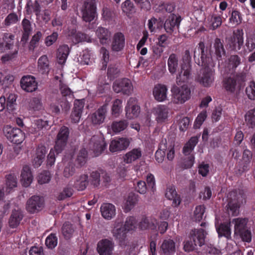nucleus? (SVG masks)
<instances>
[{"instance_id":"bf43d9fd","label":"nucleus","mask_w":255,"mask_h":255,"mask_svg":"<svg viewBox=\"0 0 255 255\" xmlns=\"http://www.w3.org/2000/svg\"><path fill=\"white\" fill-rule=\"evenodd\" d=\"M14 80V77L5 72H0V85H7Z\"/></svg>"},{"instance_id":"37998d69","label":"nucleus","mask_w":255,"mask_h":255,"mask_svg":"<svg viewBox=\"0 0 255 255\" xmlns=\"http://www.w3.org/2000/svg\"><path fill=\"white\" fill-rule=\"evenodd\" d=\"M219 237H225L227 239L231 237L230 223L222 224L219 227L216 228Z\"/></svg>"},{"instance_id":"3c124183","label":"nucleus","mask_w":255,"mask_h":255,"mask_svg":"<svg viewBox=\"0 0 255 255\" xmlns=\"http://www.w3.org/2000/svg\"><path fill=\"white\" fill-rule=\"evenodd\" d=\"M26 11L28 14L31 13L32 11L34 12L37 19H40L41 15H42V14H41L40 6L37 1L31 5L28 4Z\"/></svg>"},{"instance_id":"f03ea898","label":"nucleus","mask_w":255,"mask_h":255,"mask_svg":"<svg viewBox=\"0 0 255 255\" xmlns=\"http://www.w3.org/2000/svg\"><path fill=\"white\" fill-rule=\"evenodd\" d=\"M206 235L205 231L202 229L191 230L188 238L183 243L184 250L190 252L194 250L197 246L201 247L203 245Z\"/></svg>"},{"instance_id":"e433bc0d","label":"nucleus","mask_w":255,"mask_h":255,"mask_svg":"<svg viewBox=\"0 0 255 255\" xmlns=\"http://www.w3.org/2000/svg\"><path fill=\"white\" fill-rule=\"evenodd\" d=\"M167 66L169 72L172 75L176 72L178 66V57L175 54L172 53L169 55L167 61Z\"/></svg>"},{"instance_id":"79ce46f5","label":"nucleus","mask_w":255,"mask_h":255,"mask_svg":"<svg viewBox=\"0 0 255 255\" xmlns=\"http://www.w3.org/2000/svg\"><path fill=\"white\" fill-rule=\"evenodd\" d=\"M198 137L197 136L192 137L184 146L183 153L185 155H190L198 143Z\"/></svg>"},{"instance_id":"ddd939ff","label":"nucleus","mask_w":255,"mask_h":255,"mask_svg":"<svg viewBox=\"0 0 255 255\" xmlns=\"http://www.w3.org/2000/svg\"><path fill=\"white\" fill-rule=\"evenodd\" d=\"M68 136V128L65 126L62 127L57 134L55 145V149L57 153H60L63 150L66 144Z\"/></svg>"},{"instance_id":"680f3d73","label":"nucleus","mask_w":255,"mask_h":255,"mask_svg":"<svg viewBox=\"0 0 255 255\" xmlns=\"http://www.w3.org/2000/svg\"><path fill=\"white\" fill-rule=\"evenodd\" d=\"M246 93L248 97L252 100H255V82L249 83L246 89Z\"/></svg>"},{"instance_id":"423d86ee","label":"nucleus","mask_w":255,"mask_h":255,"mask_svg":"<svg viewBox=\"0 0 255 255\" xmlns=\"http://www.w3.org/2000/svg\"><path fill=\"white\" fill-rule=\"evenodd\" d=\"M185 56L186 57V60L185 61H183L181 65L180 70L176 77V82L178 85L187 81L191 76V64L190 62L191 57L189 50L185 51Z\"/></svg>"},{"instance_id":"4468645a","label":"nucleus","mask_w":255,"mask_h":255,"mask_svg":"<svg viewBox=\"0 0 255 255\" xmlns=\"http://www.w3.org/2000/svg\"><path fill=\"white\" fill-rule=\"evenodd\" d=\"M130 141L127 138H116L111 141L109 149L112 152L121 151L126 149Z\"/></svg>"},{"instance_id":"2f4dec72","label":"nucleus","mask_w":255,"mask_h":255,"mask_svg":"<svg viewBox=\"0 0 255 255\" xmlns=\"http://www.w3.org/2000/svg\"><path fill=\"white\" fill-rule=\"evenodd\" d=\"M165 195L168 199L173 200L172 204L173 206L176 207L180 204V198L177 195L174 187L169 186L167 187Z\"/></svg>"},{"instance_id":"4c0bfd02","label":"nucleus","mask_w":255,"mask_h":255,"mask_svg":"<svg viewBox=\"0 0 255 255\" xmlns=\"http://www.w3.org/2000/svg\"><path fill=\"white\" fill-rule=\"evenodd\" d=\"M6 192L9 193L17 185V176L14 174H9L6 176Z\"/></svg>"},{"instance_id":"0e129e2a","label":"nucleus","mask_w":255,"mask_h":255,"mask_svg":"<svg viewBox=\"0 0 255 255\" xmlns=\"http://www.w3.org/2000/svg\"><path fill=\"white\" fill-rule=\"evenodd\" d=\"M120 72L119 66L117 65H110L108 69L107 75L111 79L115 78Z\"/></svg>"},{"instance_id":"c756f323","label":"nucleus","mask_w":255,"mask_h":255,"mask_svg":"<svg viewBox=\"0 0 255 255\" xmlns=\"http://www.w3.org/2000/svg\"><path fill=\"white\" fill-rule=\"evenodd\" d=\"M22 218L23 214L21 210L14 209L12 211L9 220V226L12 228L17 227L19 225Z\"/></svg>"},{"instance_id":"72a5a7b5","label":"nucleus","mask_w":255,"mask_h":255,"mask_svg":"<svg viewBox=\"0 0 255 255\" xmlns=\"http://www.w3.org/2000/svg\"><path fill=\"white\" fill-rule=\"evenodd\" d=\"M70 52V48L67 45L63 44L59 46L57 53L58 62L60 64H64Z\"/></svg>"},{"instance_id":"bb28decb","label":"nucleus","mask_w":255,"mask_h":255,"mask_svg":"<svg viewBox=\"0 0 255 255\" xmlns=\"http://www.w3.org/2000/svg\"><path fill=\"white\" fill-rule=\"evenodd\" d=\"M160 250L165 255H173L176 251L175 243L171 239L164 240L160 246Z\"/></svg>"},{"instance_id":"9b49d317","label":"nucleus","mask_w":255,"mask_h":255,"mask_svg":"<svg viewBox=\"0 0 255 255\" xmlns=\"http://www.w3.org/2000/svg\"><path fill=\"white\" fill-rule=\"evenodd\" d=\"M127 231L123 225V219L118 218L113 225L112 233L113 236L119 242L123 241L127 237Z\"/></svg>"},{"instance_id":"ea45409f","label":"nucleus","mask_w":255,"mask_h":255,"mask_svg":"<svg viewBox=\"0 0 255 255\" xmlns=\"http://www.w3.org/2000/svg\"><path fill=\"white\" fill-rule=\"evenodd\" d=\"M48 126V123L47 121H43L41 119H37L34 120L31 128H29V131L32 133H36L42 129L46 128Z\"/></svg>"},{"instance_id":"412c9836","label":"nucleus","mask_w":255,"mask_h":255,"mask_svg":"<svg viewBox=\"0 0 255 255\" xmlns=\"http://www.w3.org/2000/svg\"><path fill=\"white\" fill-rule=\"evenodd\" d=\"M113 249L112 242L107 239L101 240L97 245V251L100 255H111Z\"/></svg>"},{"instance_id":"a18cd8bd","label":"nucleus","mask_w":255,"mask_h":255,"mask_svg":"<svg viewBox=\"0 0 255 255\" xmlns=\"http://www.w3.org/2000/svg\"><path fill=\"white\" fill-rule=\"evenodd\" d=\"M71 35L75 38V42L76 43L82 41L92 42V39L89 36L81 32L76 33L75 29L72 30L71 32Z\"/></svg>"},{"instance_id":"0eeeda50","label":"nucleus","mask_w":255,"mask_h":255,"mask_svg":"<svg viewBox=\"0 0 255 255\" xmlns=\"http://www.w3.org/2000/svg\"><path fill=\"white\" fill-rule=\"evenodd\" d=\"M95 2L92 0L84 2L82 8V18L86 22H91L96 16Z\"/></svg>"},{"instance_id":"09e8293b","label":"nucleus","mask_w":255,"mask_h":255,"mask_svg":"<svg viewBox=\"0 0 255 255\" xmlns=\"http://www.w3.org/2000/svg\"><path fill=\"white\" fill-rule=\"evenodd\" d=\"M214 47L215 48V53L218 57H222V56L225 55V50L220 38H216L215 39Z\"/></svg>"},{"instance_id":"a878e982","label":"nucleus","mask_w":255,"mask_h":255,"mask_svg":"<svg viewBox=\"0 0 255 255\" xmlns=\"http://www.w3.org/2000/svg\"><path fill=\"white\" fill-rule=\"evenodd\" d=\"M84 108V103L80 100H76L74 102V107L71 115V119L72 122L77 123L80 121L82 111Z\"/></svg>"},{"instance_id":"6e6d98bb","label":"nucleus","mask_w":255,"mask_h":255,"mask_svg":"<svg viewBox=\"0 0 255 255\" xmlns=\"http://www.w3.org/2000/svg\"><path fill=\"white\" fill-rule=\"evenodd\" d=\"M58 243V239L55 234H50L46 239L45 245L47 247L50 249H54Z\"/></svg>"},{"instance_id":"39448f33","label":"nucleus","mask_w":255,"mask_h":255,"mask_svg":"<svg viewBox=\"0 0 255 255\" xmlns=\"http://www.w3.org/2000/svg\"><path fill=\"white\" fill-rule=\"evenodd\" d=\"M3 131L6 138L13 143L20 144L25 138L24 132L19 128L7 125L4 127Z\"/></svg>"},{"instance_id":"393cba45","label":"nucleus","mask_w":255,"mask_h":255,"mask_svg":"<svg viewBox=\"0 0 255 255\" xmlns=\"http://www.w3.org/2000/svg\"><path fill=\"white\" fill-rule=\"evenodd\" d=\"M128 125V122L125 120L115 121L112 123L110 126H108V132L110 133H112V132L120 133L126 129Z\"/></svg>"},{"instance_id":"13d9d810","label":"nucleus","mask_w":255,"mask_h":255,"mask_svg":"<svg viewBox=\"0 0 255 255\" xmlns=\"http://www.w3.org/2000/svg\"><path fill=\"white\" fill-rule=\"evenodd\" d=\"M222 23V18L220 16L213 15L210 21L209 29L215 30L221 25Z\"/></svg>"},{"instance_id":"603ef678","label":"nucleus","mask_w":255,"mask_h":255,"mask_svg":"<svg viewBox=\"0 0 255 255\" xmlns=\"http://www.w3.org/2000/svg\"><path fill=\"white\" fill-rule=\"evenodd\" d=\"M224 87L227 91L234 93L237 89V81L234 78H229L224 81Z\"/></svg>"},{"instance_id":"4d7b16f0","label":"nucleus","mask_w":255,"mask_h":255,"mask_svg":"<svg viewBox=\"0 0 255 255\" xmlns=\"http://www.w3.org/2000/svg\"><path fill=\"white\" fill-rule=\"evenodd\" d=\"M127 232L134 231L136 227V220L133 217H128L126 219L124 225Z\"/></svg>"},{"instance_id":"a211bd4d","label":"nucleus","mask_w":255,"mask_h":255,"mask_svg":"<svg viewBox=\"0 0 255 255\" xmlns=\"http://www.w3.org/2000/svg\"><path fill=\"white\" fill-rule=\"evenodd\" d=\"M142 152L140 148H135L127 152L123 156L124 162L130 164L139 160L142 156Z\"/></svg>"},{"instance_id":"a19ab883","label":"nucleus","mask_w":255,"mask_h":255,"mask_svg":"<svg viewBox=\"0 0 255 255\" xmlns=\"http://www.w3.org/2000/svg\"><path fill=\"white\" fill-rule=\"evenodd\" d=\"M123 101L121 99H117L112 102L111 108V114L115 118H118L123 111Z\"/></svg>"},{"instance_id":"f3484780","label":"nucleus","mask_w":255,"mask_h":255,"mask_svg":"<svg viewBox=\"0 0 255 255\" xmlns=\"http://www.w3.org/2000/svg\"><path fill=\"white\" fill-rule=\"evenodd\" d=\"M107 112V106L104 105L90 116V119L94 125H100L103 123Z\"/></svg>"},{"instance_id":"338daca9","label":"nucleus","mask_w":255,"mask_h":255,"mask_svg":"<svg viewBox=\"0 0 255 255\" xmlns=\"http://www.w3.org/2000/svg\"><path fill=\"white\" fill-rule=\"evenodd\" d=\"M207 117V112L205 111H203L201 112L197 116L194 123L195 128H198L200 127L204 121L205 120Z\"/></svg>"},{"instance_id":"c9c22d12","label":"nucleus","mask_w":255,"mask_h":255,"mask_svg":"<svg viewBox=\"0 0 255 255\" xmlns=\"http://www.w3.org/2000/svg\"><path fill=\"white\" fill-rule=\"evenodd\" d=\"M167 148V142L166 140L162 139L159 144L158 149L155 154V159L158 162H162L163 161Z\"/></svg>"},{"instance_id":"f257e3e1","label":"nucleus","mask_w":255,"mask_h":255,"mask_svg":"<svg viewBox=\"0 0 255 255\" xmlns=\"http://www.w3.org/2000/svg\"><path fill=\"white\" fill-rule=\"evenodd\" d=\"M199 48L201 52V65L203 67L198 72L195 81L205 87H209L212 85L215 80V70L213 67L215 63L210 55L204 54V44L203 42L199 43Z\"/></svg>"},{"instance_id":"dca6fc26","label":"nucleus","mask_w":255,"mask_h":255,"mask_svg":"<svg viewBox=\"0 0 255 255\" xmlns=\"http://www.w3.org/2000/svg\"><path fill=\"white\" fill-rule=\"evenodd\" d=\"M152 113L158 123L165 122L169 114V109L165 105H158L152 110Z\"/></svg>"},{"instance_id":"2eb2a0df","label":"nucleus","mask_w":255,"mask_h":255,"mask_svg":"<svg viewBox=\"0 0 255 255\" xmlns=\"http://www.w3.org/2000/svg\"><path fill=\"white\" fill-rule=\"evenodd\" d=\"M20 85L21 88L27 92L34 91L37 88L35 78L31 75L23 76L20 80Z\"/></svg>"},{"instance_id":"f704fd0d","label":"nucleus","mask_w":255,"mask_h":255,"mask_svg":"<svg viewBox=\"0 0 255 255\" xmlns=\"http://www.w3.org/2000/svg\"><path fill=\"white\" fill-rule=\"evenodd\" d=\"M96 34L101 44H106L108 43L111 33L107 29L103 27H99L96 31Z\"/></svg>"},{"instance_id":"5fc2aeb1","label":"nucleus","mask_w":255,"mask_h":255,"mask_svg":"<svg viewBox=\"0 0 255 255\" xmlns=\"http://www.w3.org/2000/svg\"><path fill=\"white\" fill-rule=\"evenodd\" d=\"M205 208L204 205L197 206L194 212L193 220L196 222L200 221L204 217Z\"/></svg>"},{"instance_id":"c03bdc74","label":"nucleus","mask_w":255,"mask_h":255,"mask_svg":"<svg viewBox=\"0 0 255 255\" xmlns=\"http://www.w3.org/2000/svg\"><path fill=\"white\" fill-rule=\"evenodd\" d=\"M232 222L235 224V234H237L245 230L248 221L246 219L236 218Z\"/></svg>"},{"instance_id":"6ab92c4d","label":"nucleus","mask_w":255,"mask_h":255,"mask_svg":"<svg viewBox=\"0 0 255 255\" xmlns=\"http://www.w3.org/2000/svg\"><path fill=\"white\" fill-rule=\"evenodd\" d=\"M167 91L168 89L165 85L157 84L153 89V95L157 101L162 102L167 99Z\"/></svg>"},{"instance_id":"9d476101","label":"nucleus","mask_w":255,"mask_h":255,"mask_svg":"<svg viewBox=\"0 0 255 255\" xmlns=\"http://www.w3.org/2000/svg\"><path fill=\"white\" fill-rule=\"evenodd\" d=\"M44 202L42 197L34 195L26 202V209L30 213H35L41 211L44 207Z\"/></svg>"},{"instance_id":"58836bf2","label":"nucleus","mask_w":255,"mask_h":255,"mask_svg":"<svg viewBox=\"0 0 255 255\" xmlns=\"http://www.w3.org/2000/svg\"><path fill=\"white\" fill-rule=\"evenodd\" d=\"M138 201V196L130 193L125 200L124 208L126 212L130 211L137 203Z\"/></svg>"},{"instance_id":"49530a36","label":"nucleus","mask_w":255,"mask_h":255,"mask_svg":"<svg viewBox=\"0 0 255 255\" xmlns=\"http://www.w3.org/2000/svg\"><path fill=\"white\" fill-rule=\"evenodd\" d=\"M88 183V176L84 174L81 175L79 178L76 180L74 186L78 190L82 191L86 188Z\"/></svg>"},{"instance_id":"cd10ccee","label":"nucleus","mask_w":255,"mask_h":255,"mask_svg":"<svg viewBox=\"0 0 255 255\" xmlns=\"http://www.w3.org/2000/svg\"><path fill=\"white\" fill-rule=\"evenodd\" d=\"M33 176L29 167L27 165L24 166L20 175V181L22 185L24 187H28L31 184Z\"/></svg>"},{"instance_id":"69168bd1","label":"nucleus","mask_w":255,"mask_h":255,"mask_svg":"<svg viewBox=\"0 0 255 255\" xmlns=\"http://www.w3.org/2000/svg\"><path fill=\"white\" fill-rule=\"evenodd\" d=\"M243 44V38L241 35H236L233 37V45L231 48L233 50H240Z\"/></svg>"},{"instance_id":"b1692460","label":"nucleus","mask_w":255,"mask_h":255,"mask_svg":"<svg viewBox=\"0 0 255 255\" xmlns=\"http://www.w3.org/2000/svg\"><path fill=\"white\" fill-rule=\"evenodd\" d=\"M50 62L48 57L45 55L40 56L37 61V70L39 73L47 75L50 70Z\"/></svg>"},{"instance_id":"4be33fe9","label":"nucleus","mask_w":255,"mask_h":255,"mask_svg":"<svg viewBox=\"0 0 255 255\" xmlns=\"http://www.w3.org/2000/svg\"><path fill=\"white\" fill-rule=\"evenodd\" d=\"M125 45L124 35L121 32H117L114 35L112 43V49L113 51L119 52L122 51Z\"/></svg>"},{"instance_id":"864d4df0","label":"nucleus","mask_w":255,"mask_h":255,"mask_svg":"<svg viewBox=\"0 0 255 255\" xmlns=\"http://www.w3.org/2000/svg\"><path fill=\"white\" fill-rule=\"evenodd\" d=\"M245 121L248 125L255 127V108L249 110L245 115Z\"/></svg>"},{"instance_id":"7ed1b4c3","label":"nucleus","mask_w":255,"mask_h":255,"mask_svg":"<svg viewBox=\"0 0 255 255\" xmlns=\"http://www.w3.org/2000/svg\"><path fill=\"white\" fill-rule=\"evenodd\" d=\"M228 198L229 214H231L233 216H237L239 213L240 205L245 202V196L244 193L241 190L231 191L229 193Z\"/></svg>"},{"instance_id":"aec40b11","label":"nucleus","mask_w":255,"mask_h":255,"mask_svg":"<svg viewBox=\"0 0 255 255\" xmlns=\"http://www.w3.org/2000/svg\"><path fill=\"white\" fill-rule=\"evenodd\" d=\"M181 21L180 17L174 14L170 15L165 21L164 27L166 32L171 33L176 27H178Z\"/></svg>"},{"instance_id":"6e6552de","label":"nucleus","mask_w":255,"mask_h":255,"mask_svg":"<svg viewBox=\"0 0 255 255\" xmlns=\"http://www.w3.org/2000/svg\"><path fill=\"white\" fill-rule=\"evenodd\" d=\"M114 91L117 93L129 95L133 91V86L130 80L124 78L114 82L113 86Z\"/></svg>"},{"instance_id":"e2e57ef3","label":"nucleus","mask_w":255,"mask_h":255,"mask_svg":"<svg viewBox=\"0 0 255 255\" xmlns=\"http://www.w3.org/2000/svg\"><path fill=\"white\" fill-rule=\"evenodd\" d=\"M240 63V58L237 55H232L229 59L228 67L230 70L234 69Z\"/></svg>"},{"instance_id":"7c9ffc66","label":"nucleus","mask_w":255,"mask_h":255,"mask_svg":"<svg viewBox=\"0 0 255 255\" xmlns=\"http://www.w3.org/2000/svg\"><path fill=\"white\" fill-rule=\"evenodd\" d=\"M157 221L154 218H145L141 220L139 224V228L142 230L150 229L154 230L156 228Z\"/></svg>"},{"instance_id":"c85d7f7f","label":"nucleus","mask_w":255,"mask_h":255,"mask_svg":"<svg viewBox=\"0 0 255 255\" xmlns=\"http://www.w3.org/2000/svg\"><path fill=\"white\" fill-rule=\"evenodd\" d=\"M14 36L10 34L5 33L3 35L2 41H0V50L1 52L13 49V40Z\"/></svg>"},{"instance_id":"052dcab7","label":"nucleus","mask_w":255,"mask_h":255,"mask_svg":"<svg viewBox=\"0 0 255 255\" xmlns=\"http://www.w3.org/2000/svg\"><path fill=\"white\" fill-rule=\"evenodd\" d=\"M242 20L241 13L238 10H233L229 19L230 22L235 25H238L242 22Z\"/></svg>"},{"instance_id":"20e7f679","label":"nucleus","mask_w":255,"mask_h":255,"mask_svg":"<svg viewBox=\"0 0 255 255\" xmlns=\"http://www.w3.org/2000/svg\"><path fill=\"white\" fill-rule=\"evenodd\" d=\"M171 103L175 104H183L190 98L191 91L188 85L174 86L171 89Z\"/></svg>"},{"instance_id":"de8ad7c7","label":"nucleus","mask_w":255,"mask_h":255,"mask_svg":"<svg viewBox=\"0 0 255 255\" xmlns=\"http://www.w3.org/2000/svg\"><path fill=\"white\" fill-rule=\"evenodd\" d=\"M75 229L72 225L69 223L64 224L62 228V233L66 239H70L73 235Z\"/></svg>"},{"instance_id":"1a4fd4ad","label":"nucleus","mask_w":255,"mask_h":255,"mask_svg":"<svg viewBox=\"0 0 255 255\" xmlns=\"http://www.w3.org/2000/svg\"><path fill=\"white\" fill-rule=\"evenodd\" d=\"M89 146L95 153V155L98 156L105 150L107 144L102 135H94L90 140Z\"/></svg>"},{"instance_id":"8fccbe9b","label":"nucleus","mask_w":255,"mask_h":255,"mask_svg":"<svg viewBox=\"0 0 255 255\" xmlns=\"http://www.w3.org/2000/svg\"><path fill=\"white\" fill-rule=\"evenodd\" d=\"M22 25L23 31L22 40H26L31 32V24L28 19L24 18L22 21Z\"/></svg>"},{"instance_id":"774afa93","label":"nucleus","mask_w":255,"mask_h":255,"mask_svg":"<svg viewBox=\"0 0 255 255\" xmlns=\"http://www.w3.org/2000/svg\"><path fill=\"white\" fill-rule=\"evenodd\" d=\"M18 21L17 15L14 13L9 14L4 20V24L9 26L11 24L16 23Z\"/></svg>"},{"instance_id":"473e14b6","label":"nucleus","mask_w":255,"mask_h":255,"mask_svg":"<svg viewBox=\"0 0 255 255\" xmlns=\"http://www.w3.org/2000/svg\"><path fill=\"white\" fill-rule=\"evenodd\" d=\"M93 57V52L90 50L85 49L80 54L78 58V61L82 65H91L94 61Z\"/></svg>"},{"instance_id":"f8f14e48","label":"nucleus","mask_w":255,"mask_h":255,"mask_svg":"<svg viewBox=\"0 0 255 255\" xmlns=\"http://www.w3.org/2000/svg\"><path fill=\"white\" fill-rule=\"evenodd\" d=\"M125 111L126 116L128 119H133L138 116L140 107L135 98L131 97L128 99L125 107Z\"/></svg>"},{"instance_id":"5701e85b","label":"nucleus","mask_w":255,"mask_h":255,"mask_svg":"<svg viewBox=\"0 0 255 255\" xmlns=\"http://www.w3.org/2000/svg\"><path fill=\"white\" fill-rule=\"evenodd\" d=\"M101 212L103 217L108 220H111L116 215L115 206L111 203H104L101 206Z\"/></svg>"}]
</instances>
